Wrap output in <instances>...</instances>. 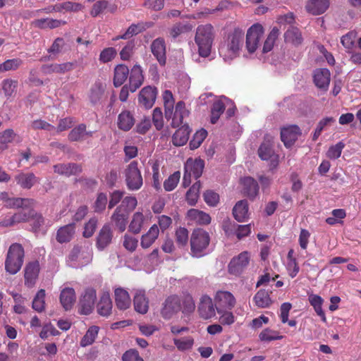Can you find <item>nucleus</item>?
<instances>
[{"label": "nucleus", "instance_id": "1", "mask_svg": "<svg viewBox=\"0 0 361 361\" xmlns=\"http://www.w3.org/2000/svg\"><path fill=\"white\" fill-rule=\"evenodd\" d=\"M215 38V30L212 24H202L197 27L194 41L197 47L198 58H207L210 56Z\"/></svg>", "mask_w": 361, "mask_h": 361}, {"label": "nucleus", "instance_id": "2", "mask_svg": "<svg viewBox=\"0 0 361 361\" xmlns=\"http://www.w3.org/2000/svg\"><path fill=\"white\" fill-rule=\"evenodd\" d=\"M164 114L166 119H171L173 127H178L183 123V119L189 116V111L185 108V104L183 101L178 102L175 106L173 112L175 100L172 92L170 90H165L162 94Z\"/></svg>", "mask_w": 361, "mask_h": 361}, {"label": "nucleus", "instance_id": "3", "mask_svg": "<svg viewBox=\"0 0 361 361\" xmlns=\"http://www.w3.org/2000/svg\"><path fill=\"white\" fill-rule=\"evenodd\" d=\"M244 42V32L235 28L231 32L226 41L219 49V55L225 62H230L235 59L240 53Z\"/></svg>", "mask_w": 361, "mask_h": 361}, {"label": "nucleus", "instance_id": "4", "mask_svg": "<svg viewBox=\"0 0 361 361\" xmlns=\"http://www.w3.org/2000/svg\"><path fill=\"white\" fill-rule=\"evenodd\" d=\"M25 250L23 245L18 243H12L8 249L5 259V270L11 275L17 274L24 262Z\"/></svg>", "mask_w": 361, "mask_h": 361}, {"label": "nucleus", "instance_id": "5", "mask_svg": "<svg viewBox=\"0 0 361 361\" xmlns=\"http://www.w3.org/2000/svg\"><path fill=\"white\" fill-rule=\"evenodd\" d=\"M92 258L90 245L84 244L75 246L67 258V264L73 268H81L88 264Z\"/></svg>", "mask_w": 361, "mask_h": 361}, {"label": "nucleus", "instance_id": "6", "mask_svg": "<svg viewBox=\"0 0 361 361\" xmlns=\"http://www.w3.org/2000/svg\"><path fill=\"white\" fill-rule=\"evenodd\" d=\"M210 242L209 233L201 228L192 231L190 237L191 255L195 257H201L208 253Z\"/></svg>", "mask_w": 361, "mask_h": 361}, {"label": "nucleus", "instance_id": "7", "mask_svg": "<svg viewBox=\"0 0 361 361\" xmlns=\"http://www.w3.org/2000/svg\"><path fill=\"white\" fill-rule=\"evenodd\" d=\"M137 165V161H133L127 166L125 170L126 182L130 190H137L143 184L141 172Z\"/></svg>", "mask_w": 361, "mask_h": 361}, {"label": "nucleus", "instance_id": "8", "mask_svg": "<svg viewBox=\"0 0 361 361\" xmlns=\"http://www.w3.org/2000/svg\"><path fill=\"white\" fill-rule=\"evenodd\" d=\"M97 299V291L92 287L86 288L81 294L78 303V312L80 314L88 315L94 310Z\"/></svg>", "mask_w": 361, "mask_h": 361}, {"label": "nucleus", "instance_id": "9", "mask_svg": "<svg viewBox=\"0 0 361 361\" xmlns=\"http://www.w3.org/2000/svg\"><path fill=\"white\" fill-rule=\"evenodd\" d=\"M263 35L264 28L259 23L252 25L248 29L246 35V49L250 54L257 50Z\"/></svg>", "mask_w": 361, "mask_h": 361}, {"label": "nucleus", "instance_id": "10", "mask_svg": "<svg viewBox=\"0 0 361 361\" xmlns=\"http://www.w3.org/2000/svg\"><path fill=\"white\" fill-rule=\"evenodd\" d=\"M250 260V255L248 252H242L238 256L234 257L228 264V272L235 276H240L247 267Z\"/></svg>", "mask_w": 361, "mask_h": 361}, {"label": "nucleus", "instance_id": "11", "mask_svg": "<svg viewBox=\"0 0 361 361\" xmlns=\"http://www.w3.org/2000/svg\"><path fill=\"white\" fill-rule=\"evenodd\" d=\"M4 199L1 201L4 202V207L7 209H27V208L34 207L35 201L31 198L10 197L7 192H2Z\"/></svg>", "mask_w": 361, "mask_h": 361}, {"label": "nucleus", "instance_id": "12", "mask_svg": "<svg viewBox=\"0 0 361 361\" xmlns=\"http://www.w3.org/2000/svg\"><path fill=\"white\" fill-rule=\"evenodd\" d=\"M258 155L262 160L269 161V169H275L279 162V157L275 154L269 142H262L258 149Z\"/></svg>", "mask_w": 361, "mask_h": 361}, {"label": "nucleus", "instance_id": "13", "mask_svg": "<svg viewBox=\"0 0 361 361\" xmlns=\"http://www.w3.org/2000/svg\"><path fill=\"white\" fill-rule=\"evenodd\" d=\"M27 209H23L18 212L6 214L0 221V226L12 227L20 223L27 222L30 214H27Z\"/></svg>", "mask_w": 361, "mask_h": 361}, {"label": "nucleus", "instance_id": "14", "mask_svg": "<svg viewBox=\"0 0 361 361\" xmlns=\"http://www.w3.org/2000/svg\"><path fill=\"white\" fill-rule=\"evenodd\" d=\"M180 309L181 305L180 298L176 295H171L168 297L163 303L161 314L164 319H169L180 311Z\"/></svg>", "mask_w": 361, "mask_h": 361}, {"label": "nucleus", "instance_id": "15", "mask_svg": "<svg viewBox=\"0 0 361 361\" xmlns=\"http://www.w3.org/2000/svg\"><path fill=\"white\" fill-rule=\"evenodd\" d=\"M214 301L219 313L221 312L220 307L231 310L235 305V297L231 292L226 290H218L214 295Z\"/></svg>", "mask_w": 361, "mask_h": 361}, {"label": "nucleus", "instance_id": "16", "mask_svg": "<svg viewBox=\"0 0 361 361\" xmlns=\"http://www.w3.org/2000/svg\"><path fill=\"white\" fill-rule=\"evenodd\" d=\"M149 216L150 212L148 210L145 213H144L142 209H139L135 212L132 216V219L128 226L129 231L134 234L139 233L145 223L149 219Z\"/></svg>", "mask_w": 361, "mask_h": 361}, {"label": "nucleus", "instance_id": "17", "mask_svg": "<svg viewBox=\"0 0 361 361\" xmlns=\"http://www.w3.org/2000/svg\"><path fill=\"white\" fill-rule=\"evenodd\" d=\"M301 135L300 128L296 125L284 127L281 130V137L286 147H290Z\"/></svg>", "mask_w": 361, "mask_h": 361}, {"label": "nucleus", "instance_id": "18", "mask_svg": "<svg viewBox=\"0 0 361 361\" xmlns=\"http://www.w3.org/2000/svg\"><path fill=\"white\" fill-rule=\"evenodd\" d=\"M157 94L156 87L147 86L143 87L140 92L138 102L145 109H150L155 103Z\"/></svg>", "mask_w": 361, "mask_h": 361}, {"label": "nucleus", "instance_id": "19", "mask_svg": "<svg viewBox=\"0 0 361 361\" xmlns=\"http://www.w3.org/2000/svg\"><path fill=\"white\" fill-rule=\"evenodd\" d=\"M198 312L200 317L204 319L212 318L216 314V310L212 299L208 295H202L200 298Z\"/></svg>", "mask_w": 361, "mask_h": 361}, {"label": "nucleus", "instance_id": "20", "mask_svg": "<svg viewBox=\"0 0 361 361\" xmlns=\"http://www.w3.org/2000/svg\"><path fill=\"white\" fill-rule=\"evenodd\" d=\"M313 80L319 89L326 91L331 80V73L327 68H317L314 71Z\"/></svg>", "mask_w": 361, "mask_h": 361}, {"label": "nucleus", "instance_id": "21", "mask_svg": "<svg viewBox=\"0 0 361 361\" xmlns=\"http://www.w3.org/2000/svg\"><path fill=\"white\" fill-rule=\"evenodd\" d=\"M39 264L37 261L27 263L25 267V284L27 287H32L38 278L39 273Z\"/></svg>", "mask_w": 361, "mask_h": 361}, {"label": "nucleus", "instance_id": "22", "mask_svg": "<svg viewBox=\"0 0 361 361\" xmlns=\"http://www.w3.org/2000/svg\"><path fill=\"white\" fill-rule=\"evenodd\" d=\"M113 233L109 224H104L100 229L97 237L96 245L98 250H103L111 243Z\"/></svg>", "mask_w": 361, "mask_h": 361}, {"label": "nucleus", "instance_id": "23", "mask_svg": "<svg viewBox=\"0 0 361 361\" xmlns=\"http://www.w3.org/2000/svg\"><path fill=\"white\" fill-rule=\"evenodd\" d=\"M75 292L73 288L65 287L61 289L59 300L61 306L66 311L72 309L75 302Z\"/></svg>", "mask_w": 361, "mask_h": 361}, {"label": "nucleus", "instance_id": "24", "mask_svg": "<svg viewBox=\"0 0 361 361\" xmlns=\"http://www.w3.org/2000/svg\"><path fill=\"white\" fill-rule=\"evenodd\" d=\"M27 214H31L27 222H30L32 231L37 234L44 233L46 232V229L44 228V219L42 214L37 213L33 207L27 208Z\"/></svg>", "mask_w": 361, "mask_h": 361}, {"label": "nucleus", "instance_id": "25", "mask_svg": "<svg viewBox=\"0 0 361 361\" xmlns=\"http://www.w3.org/2000/svg\"><path fill=\"white\" fill-rule=\"evenodd\" d=\"M229 104L232 105V101L224 96H221L214 103L211 111L212 123H216L217 122L221 115L226 108V106Z\"/></svg>", "mask_w": 361, "mask_h": 361}, {"label": "nucleus", "instance_id": "26", "mask_svg": "<svg viewBox=\"0 0 361 361\" xmlns=\"http://www.w3.org/2000/svg\"><path fill=\"white\" fill-rule=\"evenodd\" d=\"M144 77L140 66L135 65L130 73L129 89L132 92H135L142 84Z\"/></svg>", "mask_w": 361, "mask_h": 361}, {"label": "nucleus", "instance_id": "27", "mask_svg": "<svg viewBox=\"0 0 361 361\" xmlns=\"http://www.w3.org/2000/svg\"><path fill=\"white\" fill-rule=\"evenodd\" d=\"M187 219L192 224L200 225H207L211 222V217L208 214L197 209H189L187 212Z\"/></svg>", "mask_w": 361, "mask_h": 361}, {"label": "nucleus", "instance_id": "28", "mask_svg": "<svg viewBox=\"0 0 361 361\" xmlns=\"http://www.w3.org/2000/svg\"><path fill=\"white\" fill-rule=\"evenodd\" d=\"M151 50L161 65L166 63V44L164 39L157 38L151 44Z\"/></svg>", "mask_w": 361, "mask_h": 361}, {"label": "nucleus", "instance_id": "29", "mask_svg": "<svg viewBox=\"0 0 361 361\" xmlns=\"http://www.w3.org/2000/svg\"><path fill=\"white\" fill-rule=\"evenodd\" d=\"M204 162L201 159H188L184 166V170L190 173L195 179L199 178L202 173Z\"/></svg>", "mask_w": 361, "mask_h": 361}, {"label": "nucleus", "instance_id": "30", "mask_svg": "<svg viewBox=\"0 0 361 361\" xmlns=\"http://www.w3.org/2000/svg\"><path fill=\"white\" fill-rule=\"evenodd\" d=\"M133 114L128 110L122 111L118 116V128L123 131L130 130L135 124Z\"/></svg>", "mask_w": 361, "mask_h": 361}, {"label": "nucleus", "instance_id": "31", "mask_svg": "<svg viewBox=\"0 0 361 361\" xmlns=\"http://www.w3.org/2000/svg\"><path fill=\"white\" fill-rule=\"evenodd\" d=\"M116 307L121 310H127L130 307L131 300L127 290L118 288L114 290Z\"/></svg>", "mask_w": 361, "mask_h": 361}, {"label": "nucleus", "instance_id": "32", "mask_svg": "<svg viewBox=\"0 0 361 361\" xmlns=\"http://www.w3.org/2000/svg\"><path fill=\"white\" fill-rule=\"evenodd\" d=\"M135 310L140 314H145L149 308V301L145 293L142 290H137L135 293L134 299Z\"/></svg>", "mask_w": 361, "mask_h": 361}, {"label": "nucleus", "instance_id": "33", "mask_svg": "<svg viewBox=\"0 0 361 361\" xmlns=\"http://www.w3.org/2000/svg\"><path fill=\"white\" fill-rule=\"evenodd\" d=\"M245 194L250 198L254 199L258 194L259 185L257 182L252 177L247 176L241 178Z\"/></svg>", "mask_w": 361, "mask_h": 361}, {"label": "nucleus", "instance_id": "34", "mask_svg": "<svg viewBox=\"0 0 361 361\" xmlns=\"http://www.w3.org/2000/svg\"><path fill=\"white\" fill-rule=\"evenodd\" d=\"M112 310V301L109 292L106 291L102 293L99 301L97 304V312L103 317L109 316Z\"/></svg>", "mask_w": 361, "mask_h": 361}, {"label": "nucleus", "instance_id": "35", "mask_svg": "<svg viewBox=\"0 0 361 361\" xmlns=\"http://www.w3.org/2000/svg\"><path fill=\"white\" fill-rule=\"evenodd\" d=\"M194 28V25L188 21H180L175 23L169 30V34L173 39L180 35L191 32Z\"/></svg>", "mask_w": 361, "mask_h": 361}, {"label": "nucleus", "instance_id": "36", "mask_svg": "<svg viewBox=\"0 0 361 361\" xmlns=\"http://www.w3.org/2000/svg\"><path fill=\"white\" fill-rule=\"evenodd\" d=\"M73 68V63L66 62L63 63H54L50 65H44L42 70L44 74L51 73H65Z\"/></svg>", "mask_w": 361, "mask_h": 361}, {"label": "nucleus", "instance_id": "37", "mask_svg": "<svg viewBox=\"0 0 361 361\" xmlns=\"http://www.w3.org/2000/svg\"><path fill=\"white\" fill-rule=\"evenodd\" d=\"M54 170L55 173L60 175H64L70 176L71 175H75L81 171V167L73 163L69 164H60L54 166Z\"/></svg>", "mask_w": 361, "mask_h": 361}, {"label": "nucleus", "instance_id": "38", "mask_svg": "<svg viewBox=\"0 0 361 361\" xmlns=\"http://www.w3.org/2000/svg\"><path fill=\"white\" fill-rule=\"evenodd\" d=\"M190 130L188 125H183L179 128L172 137V142L176 146L185 145L189 139Z\"/></svg>", "mask_w": 361, "mask_h": 361}, {"label": "nucleus", "instance_id": "39", "mask_svg": "<svg viewBox=\"0 0 361 361\" xmlns=\"http://www.w3.org/2000/svg\"><path fill=\"white\" fill-rule=\"evenodd\" d=\"M329 6V0H310L306 5L307 11L313 14L323 13Z\"/></svg>", "mask_w": 361, "mask_h": 361}, {"label": "nucleus", "instance_id": "40", "mask_svg": "<svg viewBox=\"0 0 361 361\" xmlns=\"http://www.w3.org/2000/svg\"><path fill=\"white\" fill-rule=\"evenodd\" d=\"M128 214L121 210V207H118L111 216V220L121 232L126 228Z\"/></svg>", "mask_w": 361, "mask_h": 361}, {"label": "nucleus", "instance_id": "41", "mask_svg": "<svg viewBox=\"0 0 361 361\" xmlns=\"http://www.w3.org/2000/svg\"><path fill=\"white\" fill-rule=\"evenodd\" d=\"M159 230L157 224L152 225L148 231L141 237V246L143 248L149 247L157 239Z\"/></svg>", "mask_w": 361, "mask_h": 361}, {"label": "nucleus", "instance_id": "42", "mask_svg": "<svg viewBox=\"0 0 361 361\" xmlns=\"http://www.w3.org/2000/svg\"><path fill=\"white\" fill-rule=\"evenodd\" d=\"M233 214L238 221H245L249 216L247 202L246 200L238 201L233 209Z\"/></svg>", "mask_w": 361, "mask_h": 361}, {"label": "nucleus", "instance_id": "43", "mask_svg": "<svg viewBox=\"0 0 361 361\" xmlns=\"http://www.w3.org/2000/svg\"><path fill=\"white\" fill-rule=\"evenodd\" d=\"M15 179L17 183L24 189H30L38 182V178L32 173H20L16 176Z\"/></svg>", "mask_w": 361, "mask_h": 361}, {"label": "nucleus", "instance_id": "44", "mask_svg": "<svg viewBox=\"0 0 361 361\" xmlns=\"http://www.w3.org/2000/svg\"><path fill=\"white\" fill-rule=\"evenodd\" d=\"M89 98L93 104L101 103L106 98L104 87L100 82H96L90 90Z\"/></svg>", "mask_w": 361, "mask_h": 361}, {"label": "nucleus", "instance_id": "45", "mask_svg": "<svg viewBox=\"0 0 361 361\" xmlns=\"http://www.w3.org/2000/svg\"><path fill=\"white\" fill-rule=\"evenodd\" d=\"M75 234V224H70L61 227L56 233V240L60 243L69 242Z\"/></svg>", "mask_w": 361, "mask_h": 361}, {"label": "nucleus", "instance_id": "46", "mask_svg": "<svg viewBox=\"0 0 361 361\" xmlns=\"http://www.w3.org/2000/svg\"><path fill=\"white\" fill-rule=\"evenodd\" d=\"M308 301L310 304L313 307L317 314L321 317V319L324 322H326V317L322 309L324 299L317 294L312 293L308 295Z\"/></svg>", "mask_w": 361, "mask_h": 361}, {"label": "nucleus", "instance_id": "47", "mask_svg": "<svg viewBox=\"0 0 361 361\" xmlns=\"http://www.w3.org/2000/svg\"><path fill=\"white\" fill-rule=\"evenodd\" d=\"M253 300L259 308H267L272 303L269 293L264 289H260L257 292L253 298Z\"/></svg>", "mask_w": 361, "mask_h": 361}, {"label": "nucleus", "instance_id": "48", "mask_svg": "<svg viewBox=\"0 0 361 361\" xmlns=\"http://www.w3.org/2000/svg\"><path fill=\"white\" fill-rule=\"evenodd\" d=\"M129 75L128 68L123 64L116 66L114 69V85L119 87L123 84Z\"/></svg>", "mask_w": 361, "mask_h": 361}, {"label": "nucleus", "instance_id": "49", "mask_svg": "<svg viewBox=\"0 0 361 361\" xmlns=\"http://www.w3.org/2000/svg\"><path fill=\"white\" fill-rule=\"evenodd\" d=\"M66 23L65 21L56 20V19H52V18H40L37 19L35 21H33V25L41 29H46V28H56L61 25H64Z\"/></svg>", "mask_w": 361, "mask_h": 361}, {"label": "nucleus", "instance_id": "50", "mask_svg": "<svg viewBox=\"0 0 361 361\" xmlns=\"http://www.w3.org/2000/svg\"><path fill=\"white\" fill-rule=\"evenodd\" d=\"M285 41L287 43H290L295 46L300 45L303 39L300 31L297 27H290L284 35Z\"/></svg>", "mask_w": 361, "mask_h": 361}, {"label": "nucleus", "instance_id": "51", "mask_svg": "<svg viewBox=\"0 0 361 361\" xmlns=\"http://www.w3.org/2000/svg\"><path fill=\"white\" fill-rule=\"evenodd\" d=\"M46 293L44 289L39 290L33 298L32 307L37 312H42L45 310Z\"/></svg>", "mask_w": 361, "mask_h": 361}, {"label": "nucleus", "instance_id": "52", "mask_svg": "<svg viewBox=\"0 0 361 361\" xmlns=\"http://www.w3.org/2000/svg\"><path fill=\"white\" fill-rule=\"evenodd\" d=\"M99 332V327L97 326H90L87 331L85 336L80 341V345L82 347H86L94 343Z\"/></svg>", "mask_w": 361, "mask_h": 361}, {"label": "nucleus", "instance_id": "53", "mask_svg": "<svg viewBox=\"0 0 361 361\" xmlns=\"http://www.w3.org/2000/svg\"><path fill=\"white\" fill-rule=\"evenodd\" d=\"M107 8H109L110 12L113 13L115 11L116 7L115 6L108 7V2L106 1L100 0L94 4L90 14L93 17H97Z\"/></svg>", "mask_w": 361, "mask_h": 361}, {"label": "nucleus", "instance_id": "54", "mask_svg": "<svg viewBox=\"0 0 361 361\" xmlns=\"http://www.w3.org/2000/svg\"><path fill=\"white\" fill-rule=\"evenodd\" d=\"M15 135L12 129H6L0 133V153L8 148V144L13 140Z\"/></svg>", "mask_w": 361, "mask_h": 361}, {"label": "nucleus", "instance_id": "55", "mask_svg": "<svg viewBox=\"0 0 361 361\" xmlns=\"http://www.w3.org/2000/svg\"><path fill=\"white\" fill-rule=\"evenodd\" d=\"M279 35V30L276 27H273L264 43L262 49L263 53H267L273 49Z\"/></svg>", "mask_w": 361, "mask_h": 361}, {"label": "nucleus", "instance_id": "56", "mask_svg": "<svg viewBox=\"0 0 361 361\" xmlns=\"http://www.w3.org/2000/svg\"><path fill=\"white\" fill-rule=\"evenodd\" d=\"M82 8V5L79 3L66 1L61 4H56L53 6L51 11L61 12L65 11H78L81 10Z\"/></svg>", "mask_w": 361, "mask_h": 361}, {"label": "nucleus", "instance_id": "57", "mask_svg": "<svg viewBox=\"0 0 361 361\" xmlns=\"http://www.w3.org/2000/svg\"><path fill=\"white\" fill-rule=\"evenodd\" d=\"M201 184L200 181L195 183L186 193V200L190 205H195L199 198Z\"/></svg>", "mask_w": 361, "mask_h": 361}, {"label": "nucleus", "instance_id": "58", "mask_svg": "<svg viewBox=\"0 0 361 361\" xmlns=\"http://www.w3.org/2000/svg\"><path fill=\"white\" fill-rule=\"evenodd\" d=\"M23 60L18 58L8 59L0 63V73L16 71L23 65Z\"/></svg>", "mask_w": 361, "mask_h": 361}, {"label": "nucleus", "instance_id": "59", "mask_svg": "<svg viewBox=\"0 0 361 361\" xmlns=\"http://www.w3.org/2000/svg\"><path fill=\"white\" fill-rule=\"evenodd\" d=\"M173 343L179 350L184 351L192 348L194 339L191 336L173 338Z\"/></svg>", "mask_w": 361, "mask_h": 361}, {"label": "nucleus", "instance_id": "60", "mask_svg": "<svg viewBox=\"0 0 361 361\" xmlns=\"http://www.w3.org/2000/svg\"><path fill=\"white\" fill-rule=\"evenodd\" d=\"M86 133V126L80 124L71 130L68 134V139L71 141H80L84 139Z\"/></svg>", "mask_w": 361, "mask_h": 361}, {"label": "nucleus", "instance_id": "61", "mask_svg": "<svg viewBox=\"0 0 361 361\" xmlns=\"http://www.w3.org/2000/svg\"><path fill=\"white\" fill-rule=\"evenodd\" d=\"M207 135V132L204 129L197 130L190 142V147L191 149L198 148Z\"/></svg>", "mask_w": 361, "mask_h": 361}, {"label": "nucleus", "instance_id": "62", "mask_svg": "<svg viewBox=\"0 0 361 361\" xmlns=\"http://www.w3.org/2000/svg\"><path fill=\"white\" fill-rule=\"evenodd\" d=\"M344 147L345 144L342 141L331 145L326 152V157L330 159H337L341 157Z\"/></svg>", "mask_w": 361, "mask_h": 361}, {"label": "nucleus", "instance_id": "63", "mask_svg": "<svg viewBox=\"0 0 361 361\" xmlns=\"http://www.w3.org/2000/svg\"><path fill=\"white\" fill-rule=\"evenodd\" d=\"M180 178L179 171L174 172L164 183V188L166 191L173 190L178 185Z\"/></svg>", "mask_w": 361, "mask_h": 361}, {"label": "nucleus", "instance_id": "64", "mask_svg": "<svg viewBox=\"0 0 361 361\" xmlns=\"http://www.w3.org/2000/svg\"><path fill=\"white\" fill-rule=\"evenodd\" d=\"M176 240L179 246H185L188 242V231L183 227H179L176 231Z\"/></svg>", "mask_w": 361, "mask_h": 361}]
</instances>
